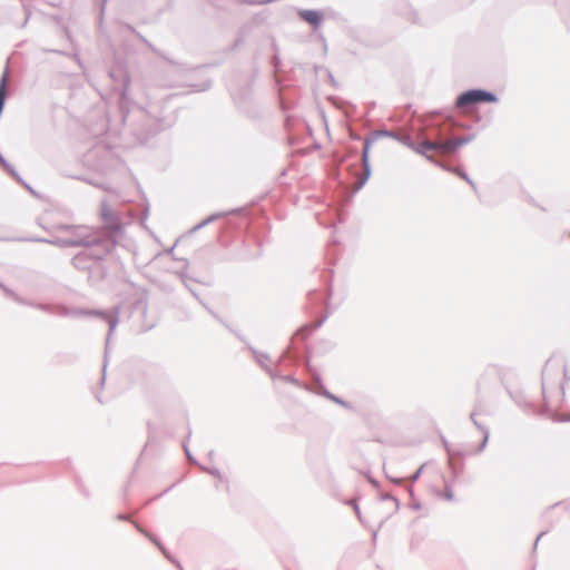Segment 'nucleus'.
Masks as SVG:
<instances>
[{
	"label": "nucleus",
	"instance_id": "2",
	"mask_svg": "<svg viewBox=\"0 0 570 570\" xmlns=\"http://www.w3.org/2000/svg\"><path fill=\"white\" fill-rule=\"evenodd\" d=\"M470 141V138L468 137H456L449 139L443 142V155H449L454 153L456 149H459L461 146L468 144Z\"/></svg>",
	"mask_w": 570,
	"mask_h": 570
},
{
	"label": "nucleus",
	"instance_id": "3",
	"mask_svg": "<svg viewBox=\"0 0 570 570\" xmlns=\"http://www.w3.org/2000/svg\"><path fill=\"white\" fill-rule=\"evenodd\" d=\"M298 16L301 17L302 20L306 21L307 23L314 27H317L322 20V14L315 10H302L298 12Z\"/></svg>",
	"mask_w": 570,
	"mask_h": 570
},
{
	"label": "nucleus",
	"instance_id": "5",
	"mask_svg": "<svg viewBox=\"0 0 570 570\" xmlns=\"http://www.w3.org/2000/svg\"><path fill=\"white\" fill-rule=\"evenodd\" d=\"M101 215H102V218H104L106 222H109V220H111V218H112V213H111L110 208H109V207H107V206H105V207L102 208Z\"/></svg>",
	"mask_w": 570,
	"mask_h": 570
},
{
	"label": "nucleus",
	"instance_id": "1",
	"mask_svg": "<svg viewBox=\"0 0 570 570\" xmlns=\"http://www.w3.org/2000/svg\"><path fill=\"white\" fill-rule=\"evenodd\" d=\"M497 101V97L488 91L475 89V90H469L462 95H460L456 99V107L458 108H465L473 104L479 102H494Z\"/></svg>",
	"mask_w": 570,
	"mask_h": 570
},
{
	"label": "nucleus",
	"instance_id": "7",
	"mask_svg": "<svg viewBox=\"0 0 570 570\" xmlns=\"http://www.w3.org/2000/svg\"><path fill=\"white\" fill-rule=\"evenodd\" d=\"M458 174H459V176H460L461 178H463V179L468 180V181L472 185L471 180L466 177V175H465V174L460 173V171H458Z\"/></svg>",
	"mask_w": 570,
	"mask_h": 570
},
{
	"label": "nucleus",
	"instance_id": "6",
	"mask_svg": "<svg viewBox=\"0 0 570 570\" xmlns=\"http://www.w3.org/2000/svg\"><path fill=\"white\" fill-rule=\"evenodd\" d=\"M440 497H443L448 500H451L453 498V494L452 492L450 491V489L448 487H445V490L443 492V494H439Z\"/></svg>",
	"mask_w": 570,
	"mask_h": 570
},
{
	"label": "nucleus",
	"instance_id": "4",
	"mask_svg": "<svg viewBox=\"0 0 570 570\" xmlns=\"http://www.w3.org/2000/svg\"><path fill=\"white\" fill-rule=\"evenodd\" d=\"M420 146L424 150H436L441 155H443V142H439V141L433 142V141L425 140V141L421 142Z\"/></svg>",
	"mask_w": 570,
	"mask_h": 570
},
{
	"label": "nucleus",
	"instance_id": "8",
	"mask_svg": "<svg viewBox=\"0 0 570 570\" xmlns=\"http://www.w3.org/2000/svg\"><path fill=\"white\" fill-rule=\"evenodd\" d=\"M424 470V466H421L417 473H421Z\"/></svg>",
	"mask_w": 570,
	"mask_h": 570
}]
</instances>
